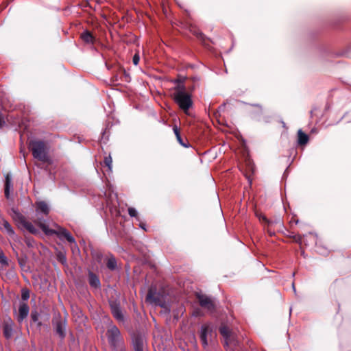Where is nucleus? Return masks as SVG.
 I'll list each match as a JSON object with an SVG mask.
<instances>
[{"label": "nucleus", "mask_w": 351, "mask_h": 351, "mask_svg": "<svg viewBox=\"0 0 351 351\" xmlns=\"http://www.w3.org/2000/svg\"><path fill=\"white\" fill-rule=\"evenodd\" d=\"M40 314L36 311H32L31 312V319L33 322L36 323L37 326L40 327L42 325L41 322H40Z\"/></svg>", "instance_id": "aec40b11"}, {"label": "nucleus", "mask_w": 351, "mask_h": 351, "mask_svg": "<svg viewBox=\"0 0 351 351\" xmlns=\"http://www.w3.org/2000/svg\"><path fill=\"white\" fill-rule=\"evenodd\" d=\"M196 297L199 305L202 308L210 311H213L215 309L216 304L212 297L202 293H197Z\"/></svg>", "instance_id": "6e6552de"}, {"label": "nucleus", "mask_w": 351, "mask_h": 351, "mask_svg": "<svg viewBox=\"0 0 351 351\" xmlns=\"http://www.w3.org/2000/svg\"><path fill=\"white\" fill-rule=\"evenodd\" d=\"M112 158L110 156L105 157L104 164L106 166H107L108 167L109 170L112 169Z\"/></svg>", "instance_id": "c85d7f7f"}, {"label": "nucleus", "mask_w": 351, "mask_h": 351, "mask_svg": "<svg viewBox=\"0 0 351 351\" xmlns=\"http://www.w3.org/2000/svg\"><path fill=\"white\" fill-rule=\"evenodd\" d=\"M0 229L5 232L8 237L15 232L11 224L3 218L0 219Z\"/></svg>", "instance_id": "dca6fc26"}, {"label": "nucleus", "mask_w": 351, "mask_h": 351, "mask_svg": "<svg viewBox=\"0 0 351 351\" xmlns=\"http://www.w3.org/2000/svg\"><path fill=\"white\" fill-rule=\"evenodd\" d=\"M13 189V184L12 181V176L10 173H7L5 176V189L4 193L6 199H10V191Z\"/></svg>", "instance_id": "4468645a"}, {"label": "nucleus", "mask_w": 351, "mask_h": 351, "mask_svg": "<svg viewBox=\"0 0 351 351\" xmlns=\"http://www.w3.org/2000/svg\"><path fill=\"white\" fill-rule=\"evenodd\" d=\"M28 147L32 151L34 158L43 162H49L48 151L45 141L38 139H31L28 142Z\"/></svg>", "instance_id": "7ed1b4c3"}, {"label": "nucleus", "mask_w": 351, "mask_h": 351, "mask_svg": "<svg viewBox=\"0 0 351 351\" xmlns=\"http://www.w3.org/2000/svg\"><path fill=\"white\" fill-rule=\"evenodd\" d=\"M14 323L10 317H6L3 322L2 328L3 336L6 339L12 338L14 334Z\"/></svg>", "instance_id": "9b49d317"}, {"label": "nucleus", "mask_w": 351, "mask_h": 351, "mask_svg": "<svg viewBox=\"0 0 351 351\" xmlns=\"http://www.w3.org/2000/svg\"><path fill=\"white\" fill-rule=\"evenodd\" d=\"M267 232L271 237L275 234V232L271 229V226H267Z\"/></svg>", "instance_id": "473e14b6"}, {"label": "nucleus", "mask_w": 351, "mask_h": 351, "mask_svg": "<svg viewBox=\"0 0 351 351\" xmlns=\"http://www.w3.org/2000/svg\"><path fill=\"white\" fill-rule=\"evenodd\" d=\"M258 217L261 221L266 223L267 226H271L274 223H277V221L269 220L265 215L261 214L258 215Z\"/></svg>", "instance_id": "b1692460"}, {"label": "nucleus", "mask_w": 351, "mask_h": 351, "mask_svg": "<svg viewBox=\"0 0 351 351\" xmlns=\"http://www.w3.org/2000/svg\"><path fill=\"white\" fill-rule=\"evenodd\" d=\"M132 345L134 351H145L146 347V339L145 335L136 332L132 336Z\"/></svg>", "instance_id": "1a4fd4ad"}, {"label": "nucleus", "mask_w": 351, "mask_h": 351, "mask_svg": "<svg viewBox=\"0 0 351 351\" xmlns=\"http://www.w3.org/2000/svg\"><path fill=\"white\" fill-rule=\"evenodd\" d=\"M5 124V121L4 120V117L1 112L0 111V128H3Z\"/></svg>", "instance_id": "2f4dec72"}, {"label": "nucleus", "mask_w": 351, "mask_h": 351, "mask_svg": "<svg viewBox=\"0 0 351 351\" xmlns=\"http://www.w3.org/2000/svg\"><path fill=\"white\" fill-rule=\"evenodd\" d=\"M292 287H293V291L295 293V292H296V290H295V285H294V284H293V285H292Z\"/></svg>", "instance_id": "58836bf2"}, {"label": "nucleus", "mask_w": 351, "mask_h": 351, "mask_svg": "<svg viewBox=\"0 0 351 351\" xmlns=\"http://www.w3.org/2000/svg\"><path fill=\"white\" fill-rule=\"evenodd\" d=\"M29 313V307L24 302H21L19 306V313L16 317L18 322L22 323L23 320L27 317Z\"/></svg>", "instance_id": "ddd939ff"}, {"label": "nucleus", "mask_w": 351, "mask_h": 351, "mask_svg": "<svg viewBox=\"0 0 351 351\" xmlns=\"http://www.w3.org/2000/svg\"><path fill=\"white\" fill-rule=\"evenodd\" d=\"M123 74H124V77L125 78V81L126 82H130V76L129 75V73H128L125 71H123Z\"/></svg>", "instance_id": "72a5a7b5"}, {"label": "nucleus", "mask_w": 351, "mask_h": 351, "mask_svg": "<svg viewBox=\"0 0 351 351\" xmlns=\"http://www.w3.org/2000/svg\"><path fill=\"white\" fill-rule=\"evenodd\" d=\"M213 334V328L209 324H205L201 326L199 330V338L204 348L208 345V337H211Z\"/></svg>", "instance_id": "9d476101"}, {"label": "nucleus", "mask_w": 351, "mask_h": 351, "mask_svg": "<svg viewBox=\"0 0 351 351\" xmlns=\"http://www.w3.org/2000/svg\"><path fill=\"white\" fill-rule=\"evenodd\" d=\"M88 283L90 287L97 289L101 287V282L99 277L90 270L88 271Z\"/></svg>", "instance_id": "2eb2a0df"}, {"label": "nucleus", "mask_w": 351, "mask_h": 351, "mask_svg": "<svg viewBox=\"0 0 351 351\" xmlns=\"http://www.w3.org/2000/svg\"><path fill=\"white\" fill-rule=\"evenodd\" d=\"M56 258L58 262H60L63 265H66L67 264V259L64 252L59 251L56 254Z\"/></svg>", "instance_id": "412c9836"}, {"label": "nucleus", "mask_w": 351, "mask_h": 351, "mask_svg": "<svg viewBox=\"0 0 351 351\" xmlns=\"http://www.w3.org/2000/svg\"><path fill=\"white\" fill-rule=\"evenodd\" d=\"M204 34H202V33H200V34H199V38H201V39H204Z\"/></svg>", "instance_id": "4c0bfd02"}, {"label": "nucleus", "mask_w": 351, "mask_h": 351, "mask_svg": "<svg viewBox=\"0 0 351 351\" xmlns=\"http://www.w3.org/2000/svg\"><path fill=\"white\" fill-rule=\"evenodd\" d=\"M36 215L37 219L35 221V223L43 230V232L47 236L56 235L60 239H66L69 243L73 244L75 247L79 250L75 240L72 234L64 228H62L54 223L53 226L58 229L53 230L50 229L45 223V220L43 217H39L40 213L47 215L49 213V208L46 202L44 201H40L36 203Z\"/></svg>", "instance_id": "f257e3e1"}, {"label": "nucleus", "mask_w": 351, "mask_h": 351, "mask_svg": "<svg viewBox=\"0 0 351 351\" xmlns=\"http://www.w3.org/2000/svg\"><path fill=\"white\" fill-rule=\"evenodd\" d=\"M29 298V290L27 288L21 289V299L23 301H27Z\"/></svg>", "instance_id": "a878e982"}, {"label": "nucleus", "mask_w": 351, "mask_h": 351, "mask_svg": "<svg viewBox=\"0 0 351 351\" xmlns=\"http://www.w3.org/2000/svg\"><path fill=\"white\" fill-rule=\"evenodd\" d=\"M106 337L112 351L126 348L124 339L117 326L114 324L110 326L106 331Z\"/></svg>", "instance_id": "f03ea898"}, {"label": "nucleus", "mask_w": 351, "mask_h": 351, "mask_svg": "<svg viewBox=\"0 0 351 351\" xmlns=\"http://www.w3.org/2000/svg\"><path fill=\"white\" fill-rule=\"evenodd\" d=\"M145 300L152 305L160 306L167 313L171 311L170 306L166 302V296L156 289H149Z\"/></svg>", "instance_id": "39448f33"}, {"label": "nucleus", "mask_w": 351, "mask_h": 351, "mask_svg": "<svg viewBox=\"0 0 351 351\" xmlns=\"http://www.w3.org/2000/svg\"><path fill=\"white\" fill-rule=\"evenodd\" d=\"M17 222L20 226L26 229L31 234L35 235L39 234L38 230L36 229L31 222L27 221L25 217L20 213H18L17 215Z\"/></svg>", "instance_id": "f8f14e48"}, {"label": "nucleus", "mask_w": 351, "mask_h": 351, "mask_svg": "<svg viewBox=\"0 0 351 351\" xmlns=\"http://www.w3.org/2000/svg\"><path fill=\"white\" fill-rule=\"evenodd\" d=\"M246 178L248 180L250 185L252 184V179H250V178L249 176H246Z\"/></svg>", "instance_id": "e433bc0d"}, {"label": "nucleus", "mask_w": 351, "mask_h": 351, "mask_svg": "<svg viewBox=\"0 0 351 351\" xmlns=\"http://www.w3.org/2000/svg\"><path fill=\"white\" fill-rule=\"evenodd\" d=\"M108 303L114 318L119 323H124L125 319L121 306L120 301L118 299H110Z\"/></svg>", "instance_id": "0eeeda50"}, {"label": "nucleus", "mask_w": 351, "mask_h": 351, "mask_svg": "<svg viewBox=\"0 0 351 351\" xmlns=\"http://www.w3.org/2000/svg\"><path fill=\"white\" fill-rule=\"evenodd\" d=\"M107 267L111 270H114L117 268V261L114 257L112 256L108 258L107 263Z\"/></svg>", "instance_id": "5701e85b"}, {"label": "nucleus", "mask_w": 351, "mask_h": 351, "mask_svg": "<svg viewBox=\"0 0 351 351\" xmlns=\"http://www.w3.org/2000/svg\"><path fill=\"white\" fill-rule=\"evenodd\" d=\"M140 60V56L138 53H135L132 58V62L134 65H137Z\"/></svg>", "instance_id": "7c9ffc66"}, {"label": "nucleus", "mask_w": 351, "mask_h": 351, "mask_svg": "<svg viewBox=\"0 0 351 351\" xmlns=\"http://www.w3.org/2000/svg\"><path fill=\"white\" fill-rule=\"evenodd\" d=\"M176 92L173 94V99L179 107L186 112L192 106L193 101L191 95L186 93L184 85H178L175 88Z\"/></svg>", "instance_id": "20e7f679"}, {"label": "nucleus", "mask_w": 351, "mask_h": 351, "mask_svg": "<svg viewBox=\"0 0 351 351\" xmlns=\"http://www.w3.org/2000/svg\"><path fill=\"white\" fill-rule=\"evenodd\" d=\"M309 140L308 136L304 133L302 129L298 131V144L299 145H305L308 143Z\"/></svg>", "instance_id": "f3484780"}, {"label": "nucleus", "mask_w": 351, "mask_h": 351, "mask_svg": "<svg viewBox=\"0 0 351 351\" xmlns=\"http://www.w3.org/2000/svg\"><path fill=\"white\" fill-rule=\"evenodd\" d=\"M219 332L226 339H228L230 336V329L226 326H221L219 328Z\"/></svg>", "instance_id": "4be33fe9"}, {"label": "nucleus", "mask_w": 351, "mask_h": 351, "mask_svg": "<svg viewBox=\"0 0 351 351\" xmlns=\"http://www.w3.org/2000/svg\"><path fill=\"white\" fill-rule=\"evenodd\" d=\"M309 234H312V235H313V236H314V237H315V242L316 243V242H317V234H313V233H312V232H309Z\"/></svg>", "instance_id": "c9c22d12"}, {"label": "nucleus", "mask_w": 351, "mask_h": 351, "mask_svg": "<svg viewBox=\"0 0 351 351\" xmlns=\"http://www.w3.org/2000/svg\"><path fill=\"white\" fill-rule=\"evenodd\" d=\"M128 214L131 217H136V220L140 221V218L138 216V212L134 208H129Z\"/></svg>", "instance_id": "cd10ccee"}, {"label": "nucleus", "mask_w": 351, "mask_h": 351, "mask_svg": "<svg viewBox=\"0 0 351 351\" xmlns=\"http://www.w3.org/2000/svg\"><path fill=\"white\" fill-rule=\"evenodd\" d=\"M173 132L176 136V138H177V141H178V143L184 147H189L190 146V144L189 143L184 142L183 139L181 137L180 130L177 127V125L173 126Z\"/></svg>", "instance_id": "a211bd4d"}, {"label": "nucleus", "mask_w": 351, "mask_h": 351, "mask_svg": "<svg viewBox=\"0 0 351 351\" xmlns=\"http://www.w3.org/2000/svg\"><path fill=\"white\" fill-rule=\"evenodd\" d=\"M0 263L3 265H8V258L5 256V254L3 252L0 253Z\"/></svg>", "instance_id": "c756f323"}, {"label": "nucleus", "mask_w": 351, "mask_h": 351, "mask_svg": "<svg viewBox=\"0 0 351 351\" xmlns=\"http://www.w3.org/2000/svg\"><path fill=\"white\" fill-rule=\"evenodd\" d=\"M53 331L61 340L66 335L67 322L66 317H62L60 313L55 315L51 321Z\"/></svg>", "instance_id": "423d86ee"}, {"label": "nucleus", "mask_w": 351, "mask_h": 351, "mask_svg": "<svg viewBox=\"0 0 351 351\" xmlns=\"http://www.w3.org/2000/svg\"><path fill=\"white\" fill-rule=\"evenodd\" d=\"M19 264H20L21 265H22V263H21V262L20 261H19Z\"/></svg>", "instance_id": "ea45409f"}, {"label": "nucleus", "mask_w": 351, "mask_h": 351, "mask_svg": "<svg viewBox=\"0 0 351 351\" xmlns=\"http://www.w3.org/2000/svg\"><path fill=\"white\" fill-rule=\"evenodd\" d=\"M139 226H140L142 229H143L144 230H146L145 224L141 223L139 224Z\"/></svg>", "instance_id": "f704fd0d"}, {"label": "nucleus", "mask_w": 351, "mask_h": 351, "mask_svg": "<svg viewBox=\"0 0 351 351\" xmlns=\"http://www.w3.org/2000/svg\"><path fill=\"white\" fill-rule=\"evenodd\" d=\"M9 237L14 242L20 245L22 244V239L19 236H18L15 232H14L11 235H10Z\"/></svg>", "instance_id": "bb28decb"}, {"label": "nucleus", "mask_w": 351, "mask_h": 351, "mask_svg": "<svg viewBox=\"0 0 351 351\" xmlns=\"http://www.w3.org/2000/svg\"><path fill=\"white\" fill-rule=\"evenodd\" d=\"M25 243L28 247H34L36 245L35 240L31 237H25Z\"/></svg>", "instance_id": "393cba45"}, {"label": "nucleus", "mask_w": 351, "mask_h": 351, "mask_svg": "<svg viewBox=\"0 0 351 351\" xmlns=\"http://www.w3.org/2000/svg\"><path fill=\"white\" fill-rule=\"evenodd\" d=\"M82 39L87 43H92L93 42V36L88 31L84 32L81 35Z\"/></svg>", "instance_id": "6ab92c4d"}]
</instances>
